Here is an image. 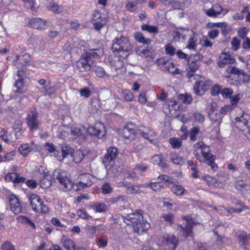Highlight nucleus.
Masks as SVG:
<instances>
[{
	"label": "nucleus",
	"mask_w": 250,
	"mask_h": 250,
	"mask_svg": "<svg viewBox=\"0 0 250 250\" xmlns=\"http://www.w3.org/2000/svg\"><path fill=\"white\" fill-rule=\"evenodd\" d=\"M237 126L242 130L248 129V133L246 134L248 139L250 141V116L248 114L243 113L239 117L235 118Z\"/></svg>",
	"instance_id": "nucleus-8"
},
{
	"label": "nucleus",
	"mask_w": 250,
	"mask_h": 250,
	"mask_svg": "<svg viewBox=\"0 0 250 250\" xmlns=\"http://www.w3.org/2000/svg\"><path fill=\"white\" fill-rule=\"evenodd\" d=\"M166 243L167 245H170L171 250H175L178 245V239L174 235H167L166 237Z\"/></svg>",
	"instance_id": "nucleus-29"
},
{
	"label": "nucleus",
	"mask_w": 250,
	"mask_h": 250,
	"mask_svg": "<svg viewBox=\"0 0 250 250\" xmlns=\"http://www.w3.org/2000/svg\"><path fill=\"white\" fill-rule=\"evenodd\" d=\"M84 158L83 153L80 151L74 153L73 156V160L76 163H79Z\"/></svg>",
	"instance_id": "nucleus-49"
},
{
	"label": "nucleus",
	"mask_w": 250,
	"mask_h": 250,
	"mask_svg": "<svg viewBox=\"0 0 250 250\" xmlns=\"http://www.w3.org/2000/svg\"><path fill=\"white\" fill-rule=\"evenodd\" d=\"M18 222L24 224L32 227L33 229H36L35 224L28 217L24 216H19L17 218Z\"/></svg>",
	"instance_id": "nucleus-31"
},
{
	"label": "nucleus",
	"mask_w": 250,
	"mask_h": 250,
	"mask_svg": "<svg viewBox=\"0 0 250 250\" xmlns=\"http://www.w3.org/2000/svg\"><path fill=\"white\" fill-rule=\"evenodd\" d=\"M242 209H238L235 208H230L229 209H227L226 208L222 207H221V213L227 214L228 215L231 214L232 212H241Z\"/></svg>",
	"instance_id": "nucleus-44"
},
{
	"label": "nucleus",
	"mask_w": 250,
	"mask_h": 250,
	"mask_svg": "<svg viewBox=\"0 0 250 250\" xmlns=\"http://www.w3.org/2000/svg\"><path fill=\"white\" fill-rule=\"evenodd\" d=\"M169 143L173 148H179L181 146L182 141L179 138H173L169 139Z\"/></svg>",
	"instance_id": "nucleus-40"
},
{
	"label": "nucleus",
	"mask_w": 250,
	"mask_h": 250,
	"mask_svg": "<svg viewBox=\"0 0 250 250\" xmlns=\"http://www.w3.org/2000/svg\"><path fill=\"white\" fill-rule=\"evenodd\" d=\"M199 132V128L194 127L191 129L190 133V139L191 141H195L196 139V135Z\"/></svg>",
	"instance_id": "nucleus-58"
},
{
	"label": "nucleus",
	"mask_w": 250,
	"mask_h": 250,
	"mask_svg": "<svg viewBox=\"0 0 250 250\" xmlns=\"http://www.w3.org/2000/svg\"><path fill=\"white\" fill-rule=\"evenodd\" d=\"M32 149L27 144H22L19 147L18 151L20 154L25 156L31 152Z\"/></svg>",
	"instance_id": "nucleus-36"
},
{
	"label": "nucleus",
	"mask_w": 250,
	"mask_h": 250,
	"mask_svg": "<svg viewBox=\"0 0 250 250\" xmlns=\"http://www.w3.org/2000/svg\"><path fill=\"white\" fill-rule=\"evenodd\" d=\"M244 70L242 69H239L238 68L230 66L227 69V72L229 74H233L238 76H240Z\"/></svg>",
	"instance_id": "nucleus-42"
},
{
	"label": "nucleus",
	"mask_w": 250,
	"mask_h": 250,
	"mask_svg": "<svg viewBox=\"0 0 250 250\" xmlns=\"http://www.w3.org/2000/svg\"><path fill=\"white\" fill-rule=\"evenodd\" d=\"M93 60H89L84 55L77 62V67L81 72L89 70L91 68Z\"/></svg>",
	"instance_id": "nucleus-12"
},
{
	"label": "nucleus",
	"mask_w": 250,
	"mask_h": 250,
	"mask_svg": "<svg viewBox=\"0 0 250 250\" xmlns=\"http://www.w3.org/2000/svg\"><path fill=\"white\" fill-rule=\"evenodd\" d=\"M234 60L229 55L226 54H222L220 57V60L218 62L217 64L219 67H223L226 64H232Z\"/></svg>",
	"instance_id": "nucleus-23"
},
{
	"label": "nucleus",
	"mask_w": 250,
	"mask_h": 250,
	"mask_svg": "<svg viewBox=\"0 0 250 250\" xmlns=\"http://www.w3.org/2000/svg\"><path fill=\"white\" fill-rule=\"evenodd\" d=\"M246 185L242 180H239L236 182L235 184V187L237 190H242L246 188Z\"/></svg>",
	"instance_id": "nucleus-64"
},
{
	"label": "nucleus",
	"mask_w": 250,
	"mask_h": 250,
	"mask_svg": "<svg viewBox=\"0 0 250 250\" xmlns=\"http://www.w3.org/2000/svg\"><path fill=\"white\" fill-rule=\"evenodd\" d=\"M134 39L136 41L143 44L149 45L151 43V40L146 38L142 33L137 32L134 34Z\"/></svg>",
	"instance_id": "nucleus-27"
},
{
	"label": "nucleus",
	"mask_w": 250,
	"mask_h": 250,
	"mask_svg": "<svg viewBox=\"0 0 250 250\" xmlns=\"http://www.w3.org/2000/svg\"><path fill=\"white\" fill-rule=\"evenodd\" d=\"M171 191L177 196L182 195L186 192L184 187L178 184L173 185L171 187Z\"/></svg>",
	"instance_id": "nucleus-33"
},
{
	"label": "nucleus",
	"mask_w": 250,
	"mask_h": 250,
	"mask_svg": "<svg viewBox=\"0 0 250 250\" xmlns=\"http://www.w3.org/2000/svg\"><path fill=\"white\" fill-rule=\"evenodd\" d=\"M29 24L33 28L42 30L46 27V21L41 18H34L30 20Z\"/></svg>",
	"instance_id": "nucleus-19"
},
{
	"label": "nucleus",
	"mask_w": 250,
	"mask_h": 250,
	"mask_svg": "<svg viewBox=\"0 0 250 250\" xmlns=\"http://www.w3.org/2000/svg\"><path fill=\"white\" fill-rule=\"evenodd\" d=\"M189 35L190 37L188 42L187 48L190 50H195L197 46L196 42L197 41V39L196 38L195 33L193 31H192V33H191Z\"/></svg>",
	"instance_id": "nucleus-30"
},
{
	"label": "nucleus",
	"mask_w": 250,
	"mask_h": 250,
	"mask_svg": "<svg viewBox=\"0 0 250 250\" xmlns=\"http://www.w3.org/2000/svg\"><path fill=\"white\" fill-rule=\"evenodd\" d=\"M163 70L168 71L173 74H176L179 73V69L176 68L175 64L171 62H170L167 66V67H165Z\"/></svg>",
	"instance_id": "nucleus-35"
},
{
	"label": "nucleus",
	"mask_w": 250,
	"mask_h": 250,
	"mask_svg": "<svg viewBox=\"0 0 250 250\" xmlns=\"http://www.w3.org/2000/svg\"><path fill=\"white\" fill-rule=\"evenodd\" d=\"M5 179L7 182H12L15 184L23 183L25 181L23 177L20 176L17 173L14 172L9 173L5 176Z\"/></svg>",
	"instance_id": "nucleus-21"
},
{
	"label": "nucleus",
	"mask_w": 250,
	"mask_h": 250,
	"mask_svg": "<svg viewBox=\"0 0 250 250\" xmlns=\"http://www.w3.org/2000/svg\"><path fill=\"white\" fill-rule=\"evenodd\" d=\"M170 62H169L165 58H161L158 61V65L161 69H163L167 65H168Z\"/></svg>",
	"instance_id": "nucleus-59"
},
{
	"label": "nucleus",
	"mask_w": 250,
	"mask_h": 250,
	"mask_svg": "<svg viewBox=\"0 0 250 250\" xmlns=\"http://www.w3.org/2000/svg\"><path fill=\"white\" fill-rule=\"evenodd\" d=\"M52 178L55 182L59 184L58 186L60 189L65 192L70 191L72 189H74L75 191H78L80 189L79 187L84 188L89 187L92 185L91 181H88L86 182L81 181L79 182L78 185H75L70 178L67 176L66 173L60 169H57L54 171Z\"/></svg>",
	"instance_id": "nucleus-1"
},
{
	"label": "nucleus",
	"mask_w": 250,
	"mask_h": 250,
	"mask_svg": "<svg viewBox=\"0 0 250 250\" xmlns=\"http://www.w3.org/2000/svg\"><path fill=\"white\" fill-rule=\"evenodd\" d=\"M215 156L211 157L208 159H206V161H204V163L207 164L208 165L210 166L211 168L213 170H216L217 168V165L214 163Z\"/></svg>",
	"instance_id": "nucleus-54"
},
{
	"label": "nucleus",
	"mask_w": 250,
	"mask_h": 250,
	"mask_svg": "<svg viewBox=\"0 0 250 250\" xmlns=\"http://www.w3.org/2000/svg\"><path fill=\"white\" fill-rule=\"evenodd\" d=\"M93 208L96 212H103L107 210V207L104 203H96L93 206Z\"/></svg>",
	"instance_id": "nucleus-37"
},
{
	"label": "nucleus",
	"mask_w": 250,
	"mask_h": 250,
	"mask_svg": "<svg viewBox=\"0 0 250 250\" xmlns=\"http://www.w3.org/2000/svg\"><path fill=\"white\" fill-rule=\"evenodd\" d=\"M220 93L223 98L229 99L233 93V90L229 88H225L221 90Z\"/></svg>",
	"instance_id": "nucleus-46"
},
{
	"label": "nucleus",
	"mask_w": 250,
	"mask_h": 250,
	"mask_svg": "<svg viewBox=\"0 0 250 250\" xmlns=\"http://www.w3.org/2000/svg\"><path fill=\"white\" fill-rule=\"evenodd\" d=\"M243 97V95L242 94H237L235 95L230 96L229 97V99L230 101L231 104L232 105H236L238 101Z\"/></svg>",
	"instance_id": "nucleus-53"
},
{
	"label": "nucleus",
	"mask_w": 250,
	"mask_h": 250,
	"mask_svg": "<svg viewBox=\"0 0 250 250\" xmlns=\"http://www.w3.org/2000/svg\"><path fill=\"white\" fill-rule=\"evenodd\" d=\"M216 104L213 103L211 104V111L209 114V117L212 122L216 123L217 125L219 126L222 122L221 114L214 109Z\"/></svg>",
	"instance_id": "nucleus-17"
},
{
	"label": "nucleus",
	"mask_w": 250,
	"mask_h": 250,
	"mask_svg": "<svg viewBox=\"0 0 250 250\" xmlns=\"http://www.w3.org/2000/svg\"><path fill=\"white\" fill-rule=\"evenodd\" d=\"M124 98L127 102L133 101L134 99V95L130 90H125L123 92Z\"/></svg>",
	"instance_id": "nucleus-47"
},
{
	"label": "nucleus",
	"mask_w": 250,
	"mask_h": 250,
	"mask_svg": "<svg viewBox=\"0 0 250 250\" xmlns=\"http://www.w3.org/2000/svg\"><path fill=\"white\" fill-rule=\"evenodd\" d=\"M205 14L209 17L216 18L218 15L215 12L212 7L211 8L205 10Z\"/></svg>",
	"instance_id": "nucleus-63"
},
{
	"label": "nucleus",
	"mask_w": 250,
	"mask_h": 250,
	"mask_svg": "<svg viewBox=\"0 0 250 250\" xmlns=\"http://www.w3.org/2000/svg\"><path fill=\"white\" fill-rule=\"evenodd\" d=\"M165 51L166 54L170 56H173L176 53L175 48L170 44L166 45Z\"/></svg>",
	"instance_id": "nucleus-57"
},
{
	"label": "nucleus",
	"mask_w": 250,
	"mask_h": 250,
	"mask_svg": "<svg viewBox=\"0 0 250 250\" xmlns=\"http://www.w3.org/2000/svg\"><path fill=\"white\" fill-rule=\"evenodd\" d=\"M143 31H146L150 33L157 34L158 32V28L156 26H151L147 24H144L141 26Z\"/></svg>",
	"instance_id": "nucleus-34"
},
{
	"label": "nucleus",
	"mask_w": 250,
	"mask_h": 250,
	"mask_svg": "<svg viewBox=\"0 0 250 250\" xmlns=\"http://www.w3.org/2000/svg\"><path fill=\"white\" fill-rule=\"evenodd\" d=\"M17 75L19 77V79L16 80L14 84V86L17 88L15 91L17 93H23L25 89L23 85V80L21 78L20 71L17 72Z\"/></svg>",
	"instance_id": "nucleus-24"
},
{
	"label": "nucleus",
	"mask_w": 250,
	"mask_h": 250,
	"mask_svg": "<svg viewBox=\"0 0 250 250\" xmlns=\"http://www.w3.org/2000/svg\"><path fill=\"white\" fill-rule=\"evenodd\" d=\"M169 5H171L174 9H182L183 7V5L182 3L179 1L175 0H171V3H170Z\"/></svg>",
	"instance_id": "nucleus-62"
},
{
	"label": "nucleus",
	"mask_w": 250,
	"mask_h": 250,
	"mask_svg": "<svg viewBox=\"0 0 250 250\" xmlns=\"http://www.w3.org/2000/svg\"><path fill=\"white\" fill-rule=\"evenodd\" d=\"M86 132L90 135L97 136L99 138H103L105 134V126L100 122L96 123L94 125L89 126Z\"/></svg>",
	"instance_id": "nucleus-9"
},
{
	"label": "nucleus",
	"mask_w": 250,
	"mask_h": 250,
	"mask_svg": "<svg viewBox=\"0 0 250 250\" xmlns=\"http://www.w3.org/2000/svg\"><path fill=\"white\" fill-rule=\"evenodd\" d=\"M193 117L195 121L199 124H202L205 121V116L200 112H195Z\"/></svg>",
	"instance_id": "nucleus-56"
},
{
	"label": "nucleus",
	"mask_w": 250,
	"mask_h": 250,
	"mask_svg": "<svg viewBox=\"0 0 250 250\" xmlns=\"http://www.w3.org/2000/svg\"><path fill=\"white\" fill-rule=\"evenodd\" d=\"M134 127L135 125L132 123L126 125L123 129V137L127 139H133L135 134Z\"/></svg>",
	"instance_id": "nucleus-18"
},
{
	"label": "nucleus",
	"mask_w": 250,
	"mask_h": 250,
	"mask_svg": "<svg viewBox=\"0 0 250 250\" xmlns=\"http://www.w3.org/2000/svg\"><path fill=\"white\" fill-rule=\"evenodd\" d=\"M111 204H118L119 205L125 204L127 202V198L124 195H119L112 197L109 200Z\"/></svg>",
	"instance_id": "nucleus-32"
},
{
	"label": "nucleus",
	"mask_w": 250,
	"mask_h": 250,
	"mask_svg": "<svg viewBox=\"0 0 250 250\" xmlns=\"http://www.w3.org/2000/svg\"><path fill=\"white\" fill-rule=\"evenodd\" d=\"M61 242L66 250H72L74 249L76 246L74 242L72 240L65 237H63L62 238Z\"/></svg>",
	"instance_id": "nucleus-28"
},
{
	"label": "nucleus",
	"mask_w": 250,
	"mask_h": 250,
	"mask_svg": "<svg viewBox=\"0 0 250 250\" xmlns=\"http://www.w3.org/2000/svg\"><path fill=\"white\" fill-rule=\"evenodd\" d=\"M163 188V185L160 182L151 183V189L154 191H158Z\"/></svg>",
	"instance_id": "nucleus-61"
},
{
	"label": "nucleus",
	"mask_w": 250,
	"mask_h": 250,
	"mask_svg": "<svg viewBox=\"0 0 250 250\" xmlns=\"http://www.w3.org/2000/svg\"><path fill=\"white\" fill-rule=\"evenodd\" d=\"M170 160L173 164L177 165L182 166L185 163L184 159L176 155L171 156Z\"/></svg>",
	"instance_id": "nucleus-39"
},
{
	"label": "nucleus",
	"mask_w": 250,
	"mask_h": 250,
	"mask_svg": "<svg viewBox=\"0 0 250 250\" xmlns=\"http://www.w3.org/2000/svg\"><path fill=\"white\" fill-rule=\"evenodd\" d=\"M9 201L11 210L15 214H19L21 211L22 207L17 197L15 195H11L9 196Z\"/></svg>",
	"instance_id": "nucleus-14"
},
{
	"label": "nucleus",
	"mask_w": 250,
	"mask_h": 250,
	"mask_svg": "<svg viewBox=\"0 0 250 250\" xmlns=\"http://www.w3.org/2000/svg\"><path fill=\"white\" fill-rule=\"evenodd\" d=\"M94 28L97 31H99L106 23V20L105 18L100 20L98 21H96L92 22Z\"/></svg>",
	"instance_id": "nucleus-43"
},
{
	"label": "nucleus",
	"mask_w": 250,
	"mask_h": 250,
	"mask_svg": "<svg viewBox=\"0 0 250 250\" xmlns=\"http://www.w3.org/2000/svg\"><path fill=\"white\" fill-rule=\"evenodd\" d=\"M28 199L32 209L35 211L43 214L48 212V207L37 194L30 195L28 197Z\"/></svg>",
	"instance_id": "nucleus-4"
},
{
	"label": "nucleus",
	"mask_w": 250,
	"mask_h": 250,
	"mask_svg": "<svg viewBox=\"0 0 250 250\" xmlns=\"http://www.w3.org/2000/svg\"><path fill=\"white\" fill-rule=\"evenodd\" d=\"M96 50H93L88 52H86L84 55L89 60L95 61V59L97 58L99 55L95 52Z\"/></svg>",
	"instance_id": "nucleus-55"
},
{
	"label": "nucleus",
	"mask_w": 250,
	"mask_h": 250,
	"mask_svg": "<svg viewBox=\"0 0 250 250\" xmlns=\"http://www.w3.org/2000/svg\"><path fill=\"white\" fill-rule=\"evenodd\" d=\"M151 162L153 164H156L161 167L165 168L167 167V164L164 161L163 157L160 154L154 155L151 159Z\"/></svg>",
	"instance_id": "nucleus-26"
},
{
	"label": "nucleus",
	"mask_w": 250,
	"mask_h": 250,
	"mask_svg": "<svg viewBox=\"0 0 250 250\" xmlns=\"http://www.w3.org/2000/svg\"><path fill=\"white\" fill-rule=\"evenodd\" d=\"M1 250H15L14 246L9 241H5L0 246Z\"/></svg>",
	"instance_id": "nucleus-52"
},
{
	"label": "nucleus",
	"mask_w": 250,
	"mask_h": 250,
	"mask_svg": "<svg viewBox=\"0 0 250 250\" xmlns=\"http://www.w3.org/2000/svg\"><path fill=\"white\" fill-rule=\"evenodd\" d=\"M52 177L48 173L43 172L42 174V178L40 180L41 187L43 188H46L51 185Z\"/></svg>",
	"instance_id": "nucleus-22"
},
{
	"label": "nucleus",
	"mask_w": 250,
	"mask_h": 250,
	"mask_svg": "<svg viewBox=\"0 0 250 250\" xmlns=\"http://www.w3.org/2000/svg\"><path fill=\"white\" fill-rule=\"evenodd\" d=\"M132 48L128 38L120 36L113 41L111 49L113 52L119 54L123 59H126Z\"/></svg>",
	"instance_id": "nucleus-3"
},
{
	"label": "nucleus",
	"mask_w": 250,
	"mask_h": 250,
	"mask_svg": "<svg viewBox=\"0 0 250 250\" xmlns=\"http://www.w3.org/2000/svg\"><path fill=\"white\" fill-rule=\"evenodd\" d=\"M125 59H123L119 56V54H117L116 56L110 57L109 61L111 66L117 70L123 68L124 65V61Z\"/></svg>",
	"instance_id": "nucleus-16"
},
{
	"label": "nucleus",
	"mask_w": 250,
	"mask_h": 250,
	"mask_svg": "<svg viewBox=\"0 0 250 250\" xmlns=\"http://www.w3.org/2000/svg\"><path fill=\"white\" fill-rule=\"evenodd\" d=\"M194 147L201 149L202 155L203 158V162L206 161V159H208L214 156L210 153V150L209 146L206 145L202 142L196 143L194 145Z\"/></svg>",
	"instance_id": "nucleus-11"
},
{
	"label": "nucleus",
	"mask_w": 250,
	"mask_h": 250,
	"mask_svg": "<svg viewBox=\"0 0 250 250\" xmlns=\"http://www.w3.org/2000/svg\"><path fill=\"white\" fill-rule=\"evenodd\" d=\"M122 218L127 225H132L134 231L138 233L146 231L150 228L149 224L144 219L141 210H136L135 212L122 216Z\"/></svg>",
	"instance_id": "nucleus-2"
},
{
	"label": "nucleus",
	"mask_w": 250,
	"mask_h": 250,
	"mask_svg": "<svg viewBox=\"0 0 250 250\" xmlns=\"http://www.w3.org/2000/svg\"><path fill=\"white\" fill-rule=\"evenodd\" d=\"M118 154L117 149L115 147H111L107 149L106 153L103 159V163L105 165L115 159Z\"/></svg>",
	"instance_id": "nucleus-15"
},
{
	"label": "nucleus",
	"mask_w": 250,
	"mask_h": 250,
	"mask_svg": "<svg viewBox=\"0 0 250 250\" xmlns=\"http://www.w3.org/2000/svg\"><path fill=\"white\" fill-rule=\"evenodd\" d=\"M183 223L178 225V229L182 233V236L185 238L192 235V227L194 225L193 221L189 217L184 216L182 219Z\"/></svg>",
	"instance_id": "nucleus-6"
},
{
	"label": "nucleus",
	"mask_w": 250,
	"mask_h": 250,
	"mask_svg": "<svg viewBox=\"0 0 250 250\" xmlns=\"http://www.w3.org/2000/svg\"><path fill=\"white\" fill-rule=\"evenodd\" d=\"M211 82L210 80L197 81L193 86L195 94L198 96L203 95L204 92L209 89Z\"/></svg>",
	"instance_id": "nucleus-10"
},
{
	"label": "nucleus",
	"mask_w": 250,
	"mask_h": 250,
	"mask_svg": "<svg viewBox=\"0 0 250 250\" xmlns=\"http://www.w3.org/2000/svg\"><path fill=\"white\" fill-rule=\"evenodd\" d=\"M86 132V128L83 126L73 127L63 130L61 135L64 139L74 140L82 136Z\"/></svg>",
	"instance_id": "nucleus-5"
},
{
	"label": "nucleus",
	"mask_w": 250,
	"mask_h": 250,
	"mask_svg": "<svg viewBox=\"0 0 250 250\" xmlns=\"http://www.w3.org/2000/svg\"><path fill=\"white\" fill-rule=\"evenodd\" d=\"M192 30L183 28L178 27L174 32L173 34V37L175 40L180 42L181 40L183 41L186 40L187 35H190L192 33Z\"/></svg>",
	"instance_id": "nucleus-13"
},
{
	"label": "nucleus",
	"mask_w": 250,
	"mask_h": 250,
	"mask_svg": "<svg viewBox=\"0 0 250 250\" xmlns=\"http://www.w3.org/2000/svg\"><path fill=\"white\" fill-rule=\"evenodd\" d=\"M44 147L50 153H54L55 154V152H57L58 154L60 153L59 151L56 150L55 146L52 143L47 142L45 143Z\"/></svg>",
	"instance_id": "nucleus-51"
},
{
	"label": "nucleus",
	"mask_w": 250,
	"mask_h": 250,
	"mask_svg": "<svg viewBox=\"0 0 250 250\" xmlns=\"http://www.w3.org/2000/svg\"><path fill=\"white\" fill-rule=\"evenodd\" d=\"M137 3L136 1L134 0L133 1H129L126 4L125 8L129 12H134L137 10Z\"/></svg>",
	"instance_id": "nucleus-41"
},
{
	"label": "nucleus",
	"mask_w": 250,
	"mask_h": 250,
	"mask_svg": "<svg viewBox=\"0 0 250 250\" xmlns=\"http://www.w3.org/2000/svg\"><path fill=\"white\" fill-rule=\"evenodd\" d=\"M92 71L95 73L96 76L100 78H109L110 77V75L105 72L102 67L95 66L92 68Z\"/></svg>",
	"instance_id": "nucleus-25"
},
{
	"label": "nucleus",
	"mask_w": 250,
	"mask_h": 250,
	"mask_svg": "<svg viewBox=\"0 0 250 250\" xmlns=\"http://www.w3.org/2000/svg\"><path fill=\"white\" fill-rule=\"evenodd\" d=\"M26 121L28 126L32 131L37 130L41 124L38 113L35 108H31L28 111Z\"/></svg>",
	"instance_id": "nucleus-7"
},
{
	"label": "nucleus",
	"mask_w": 250,
	"mask_h": 250,
	"mask_svg": "<svg viewBox=\"0 0 250 250\" xmlns=\"http://www.w3.org/2000/svg\"><path fill=\"white\" fill-rule=\"evenodd\" d=\"M41 91L43 92L44 94H48L50 96V95L55 91V88L50 84H47L42 88Z\"/></svg>",
	"instance_id": "nucleus-45"
},
{
	"label": "nucleus",
	"mask_w": 250,
	"mask_h": 250,
	"mask_svg": "<svg viewBox=\"0 0 250 250\" xmlns=\"http://www.w3.org/2000/svg\"><path fill=\"white\" fill-rule=\"evenodd\" d=\"M78 216L83 219H88L91 218V216L89 215L87 212L83 209H79L77 210Z\"/></svg>",
	"instance_id": "nucleus-50"
},
{
	"label": "nucleus",
	"mask_w": 250,
	"mask_h": 250,
	"mask_svg": "<svg viewBox=\"0 0 250 250\" xmlns=\"http://www.w3.org/2000/svg\"><path fill=\"white\" fill-rule=\"evenodd\" d=\"M79 92L81 96L85 98H89L91 94L90 89L87 87L81 88Z\"/></svg>",
	"instance_id": "nucleus-48"
},
{
	"label": "nucleus",
	"mask_w": 250,
	"mask_h": 250,
	"mask_svg": "<svg viewBox=\"0 0 250 250\" xmlns=\"http://www.w3.org/2000/svg\"><path fill=\"white\" fill-rule=\"evenodd\" d=\"M74 152L73 148L69 146L63 144L61 146V155L58 156V159L59 161H62L68 155H72Z\"/></svg>",
	"instance_id": "nucleus-20"
},
{
	"label": "nucleus",
	"mask_w": 250,
	"mask_h": 250,
	"mask_svg": "<svg viewBox=\"0 0 250 250\" xmlns=\"http://www.w3.org/2000/svg\"><path fill=\"white\" fill-rule=\"evenodd\" d=\"M161 218L170 224H173V215L172 213L163 214Z\"/></svg>",
	"instance_id": "nucleus-60"
},
{
	"label": "nucleus",
	"mask_w": 250,
	"mask_h": 250,
	"mask_svg": "<svg viewBox=\"0 0 250 250\" xmlns=\"http://www.w3.org/2000/svg\"><path fill=\"white\" fill-rule=\"evenodd\" d=\"M178 97L179 100H181L182 103L186 104H189L192 101V97L190 95L180 94Z\"/></svg>",
	"instance_id": "nucleus-38"
}]
</instances>
